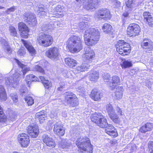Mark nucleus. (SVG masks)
<instances>
[{
	"label": "nucleus",
	"instance_id": "f257e3e1",
	"mask_svg": "<svg viewBox=\"0 0 153 153\" xmlns=\"http://www.w3.org/2000/svg\"><path fill=\"white\" fill-rule=\"evenodd\" d=\"M79 26L81 30H85L84 37L86 45L90 46L97 43L100 36V32L97 29L88 28V25L83 22H80Z\"/></svg>",
	"mask_w": 153,
	"mask_h": 153
},
{
	"label": "nucleus",
	"instance_id": "f03ea898",
	"mask_svg": "<svg viewBox=\"0 0 153 153\" xmlns=\"http://www.w3.org/2000/svg\"><path fill=\"white\" fill-rule=\"evenodd\" d=\"M67 47L72 53L78 52L82 48V41L79 36L72 35L66 42Z\"/></svg>",
	"mask_w": 153,
	"mask_h": 153
},
{
	"label": "nucleus",
	"instance_id": "7ed1b4c3",
	"mask_svg": "<svg viewBox=\"0 0 153 153\" xmlns=\"http://www.w3.org/2000/svg\"><path fill=\"white\" fill-rule=\"evenodd\" d=\"M76 144L79 148L83 150L82 153H92V149L88 138L86 137L79 138L77 139Z\"/></svg>",
	"mask_w": 153,
	"mask_h": 153
},
{
	"label": "nucleus",
	"instance_id": "20e7f679",
	"mask_svg": "<svg viewBox=\"0 0 153 153\" xmlns=\"http://www.w3.org/2000/svg\"><path fill=\"white\" fill-rule=\"evenodd\" d=\"M53 41V38L51 36L43 33H40L37 38V42L39 45L46 47L51 45Z\"/></svg>",
	"mask_w": 153,
	"mask_h": 153
},
{
	"label": "nucleus",
	"instance_id": "39448f33",
	"mask_svg": "<svg viewBox=\"0 0 153 153\" xmlns=\"http://www.w3.org/2000/svg\"><path fill=\"white\" fill-rule=\"evenodd\" d=\"M116 46L117 51L121 55H127L130 52V45L124 40L119 41Z\"/></svg>",
	"mask_w": 153,
	"mask_h": 153
},
{
	"label": "nucleus",
	"instance_id": "423d86ee",
	"mask_svg": "<svg viewBox=\"0 0 153 153\" xmlns=\"http://www.w3.org/2000/svg\"><path fill=\"white\" fill-rule=\"evenodd\" d=\"M91 117V121L101 128H105L108 124L106 119L101 113H95Z\"/></svg>",
	"mask_w": 153,
	"mask_h": 153
},
{
	"label": "nucleus",
	"instance_id": "0eeeda50",
	"mask_svg": "<svg viewBox=\"0 0 153 153\" xmlns=\"http://www.w3.org/2000/svg\"><path fill=\"white\" fill-rule=\"evenodd\" d=\"M65 102L68 105L72 107H75L79 104L78 98L75 94L71 91H68L63 94Z\"/></svg>",
	"mask_w": 153,
	"mask_h": 153
},
{
	"label": "nucleus",
	"instance_id": "6e6552de",
	"mask_svg": "<svg viewBox=\"0 0 153 153\" xmlns=\"http://www.w3.org/2000/svg\"><path fill=\"white\" fill-rule=\"evenodd\" d=\"M20 74L16 73L13 76L5 78V83L7 86L12 87L14 88L17 87L20 80Z\"/></svg>",
	"mask_w": 153,
	"mask_h": 153
},
{
	"label": "nucleus",
	"instance_id": "1a4fd4ad",
	"mask_svg": "<svg viewBox=\"0 0 153 153\" xmlns=\"http://www.w3.org/2000/svg\"><path fill=\"white\" fill-rule=\"evenodd\" d=\"M79 3L82 2L83 7L87 10L95 8L98 6L100 1L99 0H76Z\"/></svg>",
	"mask_w": 153,
	"mask_h": 153
},
{
	"label": "nucleus",
	"instance_id": "9d476101",
	"mask_svg": "<svg viewBox=\"0 0 153 153\" xmlns=\"http://www.w3.org/2000/svg\"><path fill=\"white\" fill-rule=\"evenodd\" d=\"M95 16L99 20L105 19V20L110 19L111 15L110 11L107 9H102L98 10L96 12Z\"/></svg>",
	"mask_w": 153,
	"mask_h": 153
},
{
	"label": "nucleus",
	"instance_id": "9b49d317",
	"mask_svg": "<svg viewBox=\"0 0 153 153\" xmlns=\"http://www.w3.org/2000/svg\"><path fill=\"white\" fill-rule=\"evenodd\" d=\"M140 30V27L138 25L135 23L131 24L127 28V34L130 36H134L139 34Z\"/></svg>",
	"mask_w": 153,
	"mask_h": 153
},
{
	"label": "nucleus",
	"instance_id": "f8f14e48",
	"mask_svg": "<svg viewBox=\"0 0 153 153\" xmlns=\"http://www.w3.org/2000/svg\"><path fill=\"white\" fill-rule=\"evenodd\" d=\"M18 138L19 142L23 147H26L30 143L29 136L27 134L22 133L18 135Z\"/></svg>",
	"mask_w": 153,
	"mask_h": 153
},
{
	"label": "nucleus",
	"instance_id": "ddd939ff",
	"mask_svg": "<svg viewBox=\"0 0 153 153\" xmlns=\"http://www.w3.org/2000/svg\"><path fill=\"white\" fill-rule=\"evenodd\" d=\"M27 132L32 137L36 138L38 135L39 130L37 125L32 124L27 127Z\"/></svg>",
	"mask_w": 153,
	"mask_h": 153
},
{
	"label": "nucleus",
	"instance_id": "4468645a",
	"mask_svg": "<svg viewBox=\"0 0 153 153\" xmlns=\"http://www.w3.org/2000/svg\"><path fill=\"white\" fill-rule=\"evenodd\" d=\"M45 54L50 58L55 59L59 55V49L55 47L51 48L46 51Z\"/></svg>",
	"mask_w": 153,
	"mask_h": 153
},
{
	"label": "nucleus",
	"instance_id": "2eb2a0df",
	"mask_svg": "<svg viewBox=\"0 0 153 153\" xmlns=\"http://www.w3.org/2000/svg\"><path fill=\"white\" fill-rule=\"evenodd\" d=\"M141 46L146 52L153 50V42L149 40L144 39L141 43Z\"/></svg>",
	"mask_w": 153,
	"mask_h": 153
},
{
	"label": "nucleus",
	"instance_id": "dca6fc26",
	"mask_svg": "<svg viewBox=\"0 0 153 153\" xmlns=\"http://www.w3.org/2000/svg\"><path fill=\"white\" fill-rule=\"evenodd\" d=\"M53 131L54 133L59 136L63 135L65 133V128L63 126V125L60 124L59 123H56L54 124Z\"/></svg>",
	"mask_w": 153,
	"mask_h": 153
},
{
	"label": "nucleus",
	"instance_id": "f3484780",
	"mask_svg": "<svg viewBox=\"0 0 153 153\" xmlns=\"http://www.w3.org/2000/svg\"><path fill=\"white\" fill-rule=\"evenodd\" d=\"M18 29L19 31L21 32V36L24 38H27L29 30L26 25L23 22H19L18 24Z\"/></svg>",
	"mask_w": 153,
	"mask_h": 153
},
{
	"label": "nucleus",
	"instance_id": "a211bd4d",
	"mask_svg": "<svg viewBox=\"0 0 153 153\" xmlns=\"http://www.w3.org/2000/svg\"><path fill=\"white\" fill-rule=\"evenodd\" d=\"M42 140L43 142L48 146L54 147V141L49 135L44 134L42 136Z\"/></svg>",
	"mask_w": 153,
	"mask_h": 153
},
{
	"label": "nucleus",
	"instance_id": "6ab92c4d",
	"mask_svg": "<svg viewBox=\"0 0 153 153\" xmlns=\"http://www.w3.org/2000/svg\"><path fill=\"white\" fill-rule=\"evenodd\" d=\"M84 50L85 53L83 57L85 59L90 61L94 58L95 53L89 47H85Z\"/></svg>",
	"mask_w": 153,
	"mask_h": 153
},
{
	"label": "nucleus",
	"instance_id": "aec40b11",
	"mask_svg": "<svg viewBox=\"0 0 153 153\" xmlns=\"http://www.w3.org/2000/svg\"><path fill=\"white\" fill-rule=\"evenodd\" d=\"M24 19L26 22H30L33 24H35L37 22L34 14L30 12L25 13L24 15Z\"/></svg>",
	"mask_w": 153,
	"mask_h": 153
},
{
	"label": "nucleus",
	"instance_id": "412c9836",
	"mask_svg": "<svg viewBox=\"0 0 153 153\" xmlns=\"http://www.w3.org/2000/svg\"><path fill=\"white\" fill-rule=\"evenodd\" d=\"M90 97L95 101H99L102 96V94L97 89H93L92 90Z\"/></svg>",
	"mask_w": 153,
	"mask_h": 153
},
{
	"label": "nucleus",
	"instance_id": "4be33fe9",
	"mask_svg": "<svg viewBox=\"0 0 153 153\" xmlns=\"http://www.w3.org/2000/svg\"><path fill=\"white\" fill-rule=\"evenodd\" d=\"M105 128V132L107 134L113 137L117 136V131L112 125L108 124Z\"/></svg>",
	"mask_w": 153,
	"mask_h": 153
},
{
	"label": "nucleus",
	"instance_id": "5701e85b",
	"mask_svg": "<svg viewBox=\"0 0 153 153\" xmlns=\"http://www.w3.org/2000/svg\"><path fill=\"white\" fill-rule=\"evenodd\" d=\"M120 79L118 76L117 75L114 76L112 77L111 82L108 84V85L111 88V89L112 90L120 83Z\"/></svg>",
	"mask_w": 153,
	"mask_h": 153
},
{
	"label": "nucleus",
	"instance_id": "b1692460",
	"mask_svg": "<svg viewBox=\"0 0 153 153\" xmlns=\"http://www.w3.org/2000/svg\"><path fill=\"white\" fill-rule=\"evenodd\" d=\"M21 40L23 42L24 46L25 47L31 55L33 56L34 55L36 54V51L31 44L29 42L25 41L23 39H22Z\"/></svg>",
	"mask_w": 153,
	"mask_h": 153
},
{
	"label": "nucleus",
	"instance_id": "393cba45",
	"mask_svg": "<svg viewBox=\"0 0 153 153\" xmlns=\"http://www.w3.org/2000/svg\"><path fill=\"white\" fill-rule=\"evenodd\" d=\"M153 129V124L150 123H146L144 126H142L139 131L141 133H145L148 131H150Z\"/></svg>",
	"mask_w": 153,
	"mask_h": 153
},
{
	"label": "nucleus",
	"instance_id": "a878e982",
	"mask_svg": "<svg viewBox=\"0 0 153 153\" xmlns=\"http://www.w3.org/2000/svg\"><path fill=\"white\" fill-rule=\"evenodd\" d=\"M65 62L66 65L71 67L76 66L77 64L76 61L74 59L69 57L65 59Z\"/></svg>",
	"mask_w": 153,
	"mask_h": 153
},
{
	"label": "nucleus",
	"instance_id": "bb28decb",
	"mask_svg": "<svg viewBox=\"0 0 153 153\" xmlns=\"http://www.w3.org/2000/svg\"><path fill=\"white\" fill-rule=\"evenodd\" d=\"M38 79L37 77L33 74L28 75L26 76L25 80L27 84L29 85L32 81H38Z\"/></svg>",
	"mask_w": 153,
	"mask_h": 153
},
{
	"label": "nucleus",
	"instance_id": "cd10ccee",
	"mask_svg": "<svg viewBox=\"0 0 153 153\" xmlns=\"http://www.w3.org/2000/svg\"><path fill=\"white\" fill-rule=\"evenodd\" d=\"M38 11H39V15L44 16L47 14L48 13V10L44 5H39L38 7Z\"/></svg>",
	"mask_w": 153,
	"mask_h": 153
},
{
	"label": "nucleus",
	"instance_id": "c85d7f7f",
	"mask_svg": "<svg viewBox=\"0 0 153 153\" xmlns=\"http://www.w3.org/2000/svg\"><path fill=\"white\" fill-rule=\"evenodd\" d=\"M123 90L122 87L118 86L116 88L115 92L116 99H120L122 97Z\"/></svg>",
	"mask_w": 153,
	"mask_h": 153
},
{
	"label": "nucleus",
	"instance_id": "c756f323",
	"mask_svg": "<svg viewBox=\"0 0 153 153\" xmlns=\"http://www.w3.org/2000/svg\"><path fill=\"white\" fill-rule=\"evenodd\" d=\"M16 62L19 66L22 69V71L23 74V75H25L28 71L30 70L29 67L25 68V65L22 63L21 62L18 60L16 59Z\"/></svg>",
	"mask_w": 153,
	"mask_h": 153
},
{
	"label": "nucleus",
	"instance_id": "7c9ffc66",
	"mask_svg": "<svg viewBox=\"0 0 153 153\" xmlns=\"http://www.w3.org/2000/svg\"><path fill=\"white\" fill-rule=\"evenodd\" d=\"M90 65L88 64H82L81 65L78 66L76 68V70L78 72L85 71L89 68Z\"/></svg>",
	"mask_w": 153,
	"mask_h": 153
},
{
	"label": "nucleus",
	"instance_id": "2f4dec72",
	"mask_svg": "<svg viewBox=\"0 0 153 153\" xmlns=\"http://www.w3.org/2000/svg\"><path fill=\"white\" fill-rule=\"evenodd\" d=\"M110 119L114 123H119V120L118 115L114 111L108 114Z\"/></svg>",
	"mask_w": 153,
	"mask_h": 153
},
{
	"label": "nucleus",
	"instance_id": "473e14b6",
	"mask_svg": "<svg viewBox=\"0 0 153 153\" xmlns=\"http://www.w3.org/2000/svg\"><path fill=\"white\" fill-rule=\"evenodd\" d=\"M0 42L5 47L8 53L10 54L12 53V51L10 47L8 45V42H7L6 40L1 38L0 39Z\"/></svg>",
	"mask_w": 153,
	"mask_h": 153
},
{
	"label": "nucleus",
	"instance_id": "72a5a7b5",
	"mask_svg": "<svg viewBox=\"0 0 153 153\" xmlns=\"http://www.w3.org/2000/svg\"><path fill=\"white\" fill-rule=\"evenodd\" d=\"M6 98L5 90L3 86L0 85V100L4 101Z\"/></svg>",
	"mask_w": 153,
	"mask_h": 153
},
{
	"label": "nucleus",
	"instance_id": "f704fd0d",
	"mask_svg": "<svg viewBox=\"0 0 153 153\" xmlns=\"http://www.w3.org/2000/svg\"><path fill=\"white\" fill-rule=\"evenodd\" d=\"M71 145V144L69 141L66 140H62L59 144V146L63 149L68 148Z\"/></svg>",
	"mask_w": 153,
	"mask_h": 153
},
{
	"label": "nucleus",
	"instance_id": "c9c22d12",
	"mask_svg": "<svg viewBox=\"0 0 153 153\" xmlns=\"http://www.w3.org/2000/svg\"><path fill=\"white\" fill-rule=\"evenodd\" d=\"M112 28V26L110 24L108 23L105 24L102 27V29L104 32L107 33L111 32Z\"/></svg>",
	"mask_w": 153,
	"mask_h": 153
},
{
	"label": "nucleus",
	"instance_id": "e433bc0d",
	"mask_svg": "<svg viewBox=\"0 0 153 153\" xmlns=\"http://www.w3.org/2000/svg\"><path fill=\"white\" fill-rule=\"evenodd\" d=\"M62 11H56V12H49V14L50 15L49 16L52 17H59V16H63L64 15L62 13Z\"/></svg>",
	"mask_w": 153,
	"mask_h": 153
},
{
	"label": "nucleus",
	"instance_id": "4c0bfd02",
	"mask_svg": "<svg viewBox=\"0 0 153 153\" xmlns=\"http://www.w3.org/2000/svg\"><path fill=\"white\" fill-rule=\"evenodd\" d=\"M7 119L6 116L3 113V109L0 105V122H5Z\"/></svg>",
	"mask_w": 153,
	"mask_h": 153
},
{
	"label": "nucleus",
	"instance_id": "58836bf2",
	"mask_svg": "<svg viewBox=\"0 0 153 153\" xmlns=\"http://www.w3.org/2000/svg\"><path fill=\"white\" fill-rule=\"evenodd\" d=\"M99 77V74L98 72L94 71L90 76L89 79L91 81H95L97 80Z\"/></svg>",
	"mask_w": 153,
	"mask_h": 153
},
{
	"label": "nucleus",
	"instance_id": "ea45409f",
	"mask_svg": "<svg viewBox=\"0 0 153 153\" xmlns=\"http://www.w3.org/2000/svg\"><path fill=\"white\" fill-rule=\"evenodd\" d=\"M25 100L28 105H31L34 103V100L32 97L30 96H27L25 97Z\"/></svg>",
	"mask_w": 153,
	"mask_h": 153
},
{
	"label": "nucleus",
	"instance_id": "a19ab883",
	"mask_svg": "<svg viewBox=\"0 0 153 153\" xmlns=\"http://www.w3.org/2000/svg\"><path fill=\"white\" fill-rule=\"evenodd\" d=\"M132 65L131 62L128 60H124L123 61L122 66L123 68H126L131 66Z\"/></svg>",
	"mask_w": 153,
	"mask_h": 153
},
{
	"label": "nucleus",
	"instance_id": "79ce46f5",
	"mask_svg": "<svg viewBox=\"0 0 153 153\" xmlns=\"http://www.w3.org/2000/svg\"><path fill=\"white\" fill-rule=\"evenodd\" d=\"M143 15L144 17V21L153 16L151 13L148 12H144L143 13Z\"/></svg>",
	"mask_w": 153,
	"mask_h": 153
},
{
	"label": "nucleus",
	"instance_id": "37998d69",
	"mask_svg": "<svg viewBox=\"0 0 153 153\" xmlns=\"http://www.w3.org/2000/svg\"><path fill=\"white\" fill-rule=\"evenodd\" d=\"M106 108L108 114L114 111L112 105L110 103L106 105Z\"/></svg>",
	"mask_w": 153,
	"mask_h": 153
},
{
	"label": "nucleus",
	"instance_id": "c03bdc74",
	"mask_svg": "<svg viewBox=\"0 0 153 153\" xmlns=\"http://www.w3.org/2000/svg\"><path fill=\"white\" fill-rule=\"evenodd\" d=\"M43 84L44 87L46 88H49L51 87L52 84L51 82H50L48 80H44L43 82Z\"/></svg>",
	"mask_w": 153,
	"mask_h": 153
},
{
	"label": "nucleus",
	"instance_id": "a18cd8bd",
	"mask_svg": "<svg viewBox=\"0 0 153 153\" xmlns=\"http://www.w3.org/2000/svg\"><path fill=\"white\" fill-rule=\"evenodd\" d=\"M10 96L13 101L17 102L18 100V96L16 93H11L10 94Z\"/></svg>",
	"mask_w": 153,
	"mask_h": 153
},
{
	"label": "nucleus",
	"instance_id": "49530a36",
	"mask_svg": "<svg viewBox=\"0 0 153 153\" xmlns=\"http://www.w3.org/2000/svg\"><path fill=\"white\" fill-rule=\"evenodd\" d=\"M9 28L10 34L13 36H16L17 34L16 29L12 26H10Z\"/></svg>",
	"mask_w": 153,
	"mask_h": 153
},
{
	"label": "nucleus",
	"instance_id": "de8ad7c7",
	"mask_svg": "<svg viewBox=\"0 0 153 153\" xmlns=\"http://www.w3.org/2000/svg\"><path fill=\"white\" fill-rule=\"evenodd\" d=\"M51 26L49 25L44 24L41 27V29L43 31H45L51 29Z\"/></svg>",
	"mask_w": 153,
	"mask_h": 153
},
{
	"label": "nucleus",
	"instance_id": "09e8293b",
	"mask_svg": "<svg viewBox=\"0 0 153 153\" xmlns=\"http://www.w3.org/2000/svg\"><path fill=\"white\" fill-rule=\"evenodd\" d=\"M129 18V13L128 12H125L123 14L122 19L124 22H125L126 20Z\"/></svg>",
	"mask_w": 153,
	"mask_h": 153
},
{
	"label": "nucleus",
	"instance_id": "8fccbe9b",
	"mask_svg": "<svg viewBox=\"0 0 153 153\" xmlns=\"http://www.w3.org/2000/svg\"><path fill=\"white\" fill-rule=\"evenodd\" d=\"M33 71H37L41 73H43L44 71L43 69L40 66L36 65L34 68Z\"/></svg>",
	"mask_w": 153,
	"mask_h": 153
},
{
	"label": "nucleus",
	"instance_id": "3c124183",
	"mask_svg": "<svg viewBox=\"0 0 153 153\" xmlns=\"http://www.w3.org/2000/svg\"><path fill=\"white\" fill-rule=\"evenodd\" d=\"M18 54L20 56H23L26 53L25 50L23 48H20L17 52Z\"/></svg>",
	"mask_w": 153,
	"mask_h": 153
},
{
	"label": "nucleus",
	"instance_id": "603ef678",
	"mask_svg": "<svg viewBox=\"0 0 153 153\" xmlns=\"http://www.w3.org/2000/svg\"><path fill=\"white\" fill-rule=\"evenodd\" d=\"M111 76L108 74H105L103 76V80L105 82H108L111 79Z\"/></svg>",
	"mask_w": 153,
	"mask_h": 153
},
{
	"label": "nucleus",
	"instance_id": "864d4df0",
	"mask_svg": "<svg viewBox=\"0 0 153 153\" xmlns=\"http://www.w3.org/2000/svg\"><path fill=\"white\" fill-rule=\"evenodd\" d=\"M144 21L150 26L153 27V16Z\"/></svg>",
	"mask_w": 153,
	"mask_h": 153
},
{
	"label": "nucleus",
	"instance_id": "5fc2aeb1",
	"mask_svg": "<svg viewBox=\"0 0 153 153\" xmlns=\"http://www.w3.org/2000/svg\"><path fill=\"white\" fill-rule=\"evenodd\" d=\"M63 8V7L61 6L60 5H57L54 8V12H56V11H62V10Z\"/></svg>",
	"mask_w": 153,
	"mask_h": 153
},
{
	"label": "nucleus",
	"instance_id": "6e6d98bb",
	"mask_svg": "<svg viewBox=\"0 0 153 153\" xmlns=\"http://www.w3.org/2000/svg\"><path fill=\"white\" fill-rule=\"evenodd\" d=\"M148 147L149 149L152 150L150 153H153V141H150L149 142Z\"/></svg>",
	"mask_w": 153,
	"mask_h": 153
},
{
	"label": "nucleus",
	"instance_id": "4d7b16f0",
	"mask_svg": "<svg viewBox=\"0 0 153 153\" xmlns=\"http://www.w3.org/2000/svg\"><path fill=\"white\" fill-rule=\"evenodd\" d=\"M16 9L14 6H13L11 8H8L6 10V12L7 14H9L11 12H14L15 11Z\"/></svg>",
	"mask_w": 153,
	"mask_h": 153
},
{
	"label": "nucleus",
	"instance_id": "13d9d810",
	"mask_svg": "<svg viewBox=\"0 0 153 153\" xmlns=\"http://www.w3.org/2000/svg\"><path fill=\"white\" fill-rule=\"evenodd\" d=\"M116 111L118 114V115L121 116L123 115L122 111L119 107H117L116 108Z\"/></svg>",
	"mask_w": 153,
	"mask_h": 153
},
{
	"label": "nucleus",
	"instance_id": "bf43d9fd",
	"mask_svg": "<svg viewBox=\"0 0 153 153\" xmlns=\"http://www.w3.org/2000/svg\"><path fill=\"white\" fill-rule=\"evenodd\" d=\"M77 89V91L81 93L84 92L85 91V88L81 86L78 87Z\"/></svg>",
	"mask_w": 153,
	"mask_h": 153
},
{
	"label": "nucleus",
	"instance_id": "052dcab7",
	"mask_svg": "<svg viewBox=\"0 0 153 153\" xmlns=\"http://www.w3.org/2000/svg\"><path fill=\"white\" fill-rule=\"evenodd\" d=\"M133 0H128L126 3V5L128 7H130L131 5L132 4Z\"/></svg>",
	"mask_w": 153,
	"mask_h": 153
},
{
	"label": "nucleus",
	"instance_id": "680f3d73",
	"mask_svg": "<svg viewBox=\"0 0 153 153\" xmlns=\"http://www.w3.org/2000/svg\"><path fill=\"white\" fill-rule=\"evenodd\" d=\"M114 2L116 4L117 7H120V1L118 0H114Z\"/></svg>",
	"mask_w": 153,
	"mask_h": 153
},
{
	"label": "nucleus",
	"instance_id": "e2e57ef3",
	"mask_svg": "<svg viewBox=\"0 0 153 153\" xmlns=\"http://www.w3.org/2000/svg\"><path fill=\"white\" fill-rule=\"evenodd\" d=\"M19 91L21 94H23L24 93H25L26 91V88L25 87H24L23 88L20 89Z\"/></svg>",
	"mask_w": 153,
	"mask_h": 153
},
{
	"label": "nucleus",
	"instance_id": "0e129e2a",
	"mask_svg": "<svg viewBox=\"0 0 153 153\" xmlns=\"http://www.w3.org/2000/svg\"><path fill=\"white\" fill-rule=\"evenodd\" d=\"M57 115L56 113L52 111L50 114V116L51 118H54L56 117Z\"/></svg>",
	"mask_w": 153,
	"mask_h": 153
},
{
	"label": "nucleus",
	"instance_id": "69168bd1",
	"mask_svg": "<svg viewBox=\"0 0 153 153\" xmlns=\"http://www.w3.org/2000/svg\"><path fill=\"white\" fill-rule=\"evenodd\" d=\"M44 114V112H39L36 114V116L39 118L41 116Z\"/></svg>",
	"mask_w": 153,
	"mask_h": 153
},
{
	"label": "nucleus",
	"instance_id": "338daca9",
	"mask_svg": "<svg viewBox=\"0 0 153 153\" xmlns=\"http://www.w3.org/2000/svg\"><path fill=\"white\" fill-rule=\"evenodd\" d=\"M45 115L44 114L43 115H42L40 117H39V120H45Z\"/></svg>",
	"mask_w": 153,
	"mask_h": 153
},
{
	"label": "nucleus",
	"instance_id": "774afa93",
	"mask_svg": "<svg viewBox=\"0 0 153 153\" xmlns=\"http://www.w3.org/2000/svg\"><path fill=\"white\" fill-rule=\"evenodd\" d=\"M10 120H11L12 121H13L15 120V118L14 116L12 117L11 116L10 117Z\"/></svg>",
	"mask_w": 153,
	"mask_h": 153
}]
</instances>
